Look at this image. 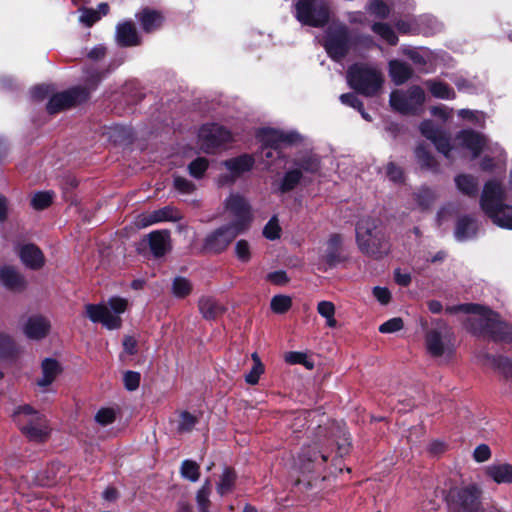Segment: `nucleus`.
<instances>
[{"mask_svg": "<svg viewBox=\"0 0 512 512\" xmlns=\"http://www.w3.org/2000/svg\"><path fill=\"white\" fill-rule=\"evenodd\" d=\"M420 131L447 158H454V152L459 148L467 149L473 158H476L487 144L484 135L472 130H463L457 134L451 145L446 133L430 120L420 124Z\"/></svg>", "mask_w": 512, "mask_h": 512, "instance_id": "1", "label": "nucleus"}, {"mask_svg": "<svg viewBox=\"0 0 512 512\" xmlns=\"http://www.w3.org/2000/svg\"><path fill=\"white\" fill-rule=\"evenodd\" d=\"M508 200H512V192H506L499 182L490 180L483 188L480 207L495 225L512 230V205L506 203Z\"/></svg>", "mask_w": 512, "mask_h": 512, "instance_id": "2", "label": "nucleus"}, {"mask_svg": "<svg viewBox=\"0 0 512 512\" xmlns=\"http://www.w3.org/2000/svg\"><path fill=\"white\" fill-rule=\"evenodd\" d=\"M461 310L468 313L467 327L474 333L489 335L495 340H509L508 326L498 319V315L486 307L466 304Z\"/></svg>", "mask_w": 512, "mask_h": 512, "instance_id": "3", "label": "nucleus"}, {"mask_svg": "<svg viewBox=\"0 0 512 512\" xmlns=\"http://www.w3.org/2000/svg\"><path fill=\"white\" fill-rule=\"evenodd\" d=\"M347 83L356 92L372 97L382 90L384 77L375 66L368 64H354L347 71Z\"/></svg>", "mask_w": 512, "mask_h": 512, "instance_id": "4", "label": "nucleus"}, {"mask_svg": "<svg viewBox=\"0 0 512 512\" xmlns=\"http://www.w3.org/2000/svg\"><path fill=\"white\" fill-rule=\"evenodd\" d=\"M356 241L362 252L376 257L386 254L389 249L378 221L369 217L363 218L357 223Z\"/></svg>", "mask_w": 512, "mask_h": 512, "instance_id": "5", "label": "nucleus"}, {"mask_svg": "<svg viewBox=\"0 0 512 512\" xmlns=\"http://www.w3.org/2000/svg\"><path fill=\"white\" fill-rule=\"evenodd\" d=\"M128 302L121 297H111L107 302L88 304L85 307L87 317L93 323H101L109 330L118 329L122 320L120 315L125 312Z\"/></svg>", "mask_w": 512, "mask_h": 512, "instance_id": "6", "label": "nucleus"}, {"mask_svg": "<svg viewBox=\"0 0 512 512\" xmlns=\"http://www.w3.org/2000/svg\"><path fill=\"white\" fill-rule=\"evenodd\" d=\"M327 459V455L319 452L316 447L303 449L294 466V473L297 474L296 484L312 486V482L318 479L319 472Z\"/></svg>", "mask_w": 512, "mask_h": 512, "instance_id": "7", "label": "nucleus"}, {"mask_svg": "<svg viewBox=\"0 0 512 512\" xmlns=\"http://www.w3.org/2000/svg\"><path fill=\"white\" fill-rule=\"evenodd\" d=\"M23 433L31 440L43 441L49 434L46 419L30 406L18 407L14 414Z\"/></svg>", "mask_w": 512, "mask_h": 512, "instance_id": "8", "label": "nucleus"}, {"mask_svg": "<svg viewBox=\"0 0 512 512\" xmlns=\"http://www.w3.org/2000/svg\"><path fill=\"white\" fill-rule=\"evenodd\" d=\"M295 17L303 25L322 27L329 20L330 9L326 0H299Z\"/></svg>", "mask_w": 512, "mask_h": 512, "instance_id": "9", "label": "nucleus"}, {"mask_svg": "<svg viewBox=\"0 0 512 512\" xmlns=\"http://www.w3.org/2000/svg\"><path fill=\"white\" fill-rule=\"evenodd\" d=\"M426 349L435 358L449 359L453 355V334L445 324L433 328L427 333Z\"/></svg>", "mask_w": 512, "mask_h": 512, "instance_id": "10", "label": "nucleus"}, {"mask_svg": "<svg viewBox=\"0 0 512 512\" xmlns=\"http://www.w3.org/2000/svg\"><path fill=\"white\" fill-rule=\"evenodd\" d=\"M258 140L262 143V153L265 158L279 156L278 151L282 146L296 142L299 135L294 132H283L273 128H263L257 133Z\"/></svg>", "mask_w": 512, "mask_h": 512, "instance_id": "11", "label": "nucleus"}, {"mask_svg": "<svg viewBox=\"0 0 512 512\" xmlns=\"http://www.w3.org/2000/svg\"><path fill=\"white\" fill-rule=\"evenodd\" d=\"M350 44L348 28L341 23H332L324 40V47L328 55L339 61L347 54Z\"/></svg>", "mask_w": 512, "mask_h": 512, "instance_id": "12", "label": "nucleus"}, {"mask_svg": "<svg viewBox=\"0 0 512 512\" xmlns=\"http://www.w3.org/2000/svg\"><path fill=\"white\" fill-rule=\"evenodd\" d=\"M425 101L424 90L412 86L407 91L395 90L390 95L391 107L403 114L416 113Z\"/></svg>", "mask_w": 512, "mask_h": 512, "instance_id": "13", "label": "nucleus"}, {"mask_svg": "<svg viewBox=\"0 0 512 512\" xmlns=\"http://www.w3.org/2000/svg\"><path fill=\"white\" fill-rule=\"evenodd\" d=\"M450 498L454 512H484L479 501L480 491L475 485L452 489Z\"/></svg>", "mask_w": 512, "mask_h": 512, "instance_id": "14", "label": "nucleus"}, {"mask_svg": "<svg viewBox=\"0 0 512 512\" xmlns=\"http://www.w3.org/2000/svg\"><path fill=\"white\" fill-rule=\"evenodd\" d=\"M226 210L234 218L231 225L245 232L252 221L251 207L247 200L238 194L230 195L226 200Z\"/></svg>", "mask_w": 512, "mask_h": 512, "instance_id": "15", "label": "nucleus"}, {"mask_svg": "<svg viewBox=\"0 0 512 512\" xmlns=\"http://www.w3.org/2000/svg\"><path fill=\"white\" fill-rule=\"evenodd\" d=\"M230 132L218 124L203 125L198 134L200 148L211 153L215 148L230 139Z\"/></svg>", "mask_w": 512, "mask_h": 512, "instance_id": "16", "label": "nucleus"}, {"mask_svg": "<svg viewBox=\"0 0 512 512\" xmlns=\"http://www.w3.org/2000/svg\"><path fill=\"white\" fill-rule=\"evenodd\" d=\"M88 94V90L82 87H75L68 91L54 94L47 104V111L50 114L58 113L84 101Z\"/></svg>", "mask_w": 512, "mask_h": 512, "instance_id": "17", "label": "nucleus"}, {"mask_svg": "<svg viewBox=\"0 0 512 512\" xmlns=\"http://www.w3.org/2000/svg\"><path fill=\"white\" fill-rule=\"evenodd\" d=\"M241 233L231 224L223 226L206 237L204 248L213 253L222 252Z\"/></svg>", "mask_w": 512, "mask_h": 512, "instance_id": "18", "label": "nucleus"}, {"mask_svg": "<svg viewBox=\"0 0 512 512\" xmlns=\"http://www.w3.org/2000/svg\"><path fill=\"white\" fill-rule=\"evenodd\" d=\"M343 239L338 234L331 235L320 250V260L329 267H334L343 261Z\"/></svg>", "mask_w": 512, "mask_h": 512, "instance_id": "19", "label": "nucleus"}, {"mask_svg": "<svg viewBox=\"0 0 512 512\" xmlns=\"http://www.w3.org/2000/svg\"><path fill=\"white\" fill-rule=\"evenodd\" d=\"M178 219H180L179 212L174 207L166 206L161 209L139 215L136 218L135 224L140 228H144L159 222L176 221Z\"/></svg>", "mask_w": 512, "mask_h": 512, "instance_id": "20", "label": "nucleus"}, {"mask_svg": "<svg viewBox=\"0 0 512 512\" xmlns=\"http://www.w3.org/2000/svg\"><path fill=\"white\" fill-rule=\"evenodd\" d=\"M253 164V157L247 154L224 161L223 165L230 172V178L222 177L221 183L224 184L228 181H234L237 177L249 171L253 167Z\"/></svg>", "mask_w": 512, "mask_h": 512, "instance_id": "21", "label": "nucleus"}, {"mask_svg": "<svg viewBox=\"0 0 512 512\" xmlns=\"http://www.w3.org/2000/svg\"><path fill=\"white\" fill-rule=\"evenodd\" d=\"M0 283L11 291H20L25 287L24 277L16 268L8 265L0 269Z\"/></svg>", "mask_w": 512, "mask_h": 512, "instance_id": "22", "label": "nucleus"}, {"mask_svg": "<svg viewBox=\"0 0 512 512\" xmlns=\"http://www.w3.org/2000/svg\"><path fill=\"white\" fill-rule=\"evenodd\" d=\"M19 256L24 265L31 269H38L44 264L41 250L33 244H26L20 248Z\"/></svg>", "mask_w": 512, "mask_h": 512, "instance_id": "23", "label": "nucleus"}, {"mask_svg": "<svg viewBox=\"0 0 512 512\" xmlns=\"http://www.w3.org/2000/svg\"><path fill=\"white\" fill-rule=\"evenodd\" d=\"M149 246L154 256L160 257L170 250V234L166 230L149 234Z\"/></svg>", "mask_w": 512, "mask_h": 512, "instance_id": "24", "label": "nucleus"}, {"mask_svg": "<svg viewBox=\"0 0 512 512\" xmlns=\"http://www.w3.org/2000/svg\"><path fill=\"white\" fill-rule=\"evenodd\" d=\"M116 38L118 43L122 46H135L140 43L136 28L130 21L118 24Z\"/></svg>", "mask_w": 512, "mask_h": 512, "instance_id": "25", "label": "nucleus"}, {"mask_svg": "<svg viewBox=\"0 0 512 512\" xmlns=\"http://www.w3.org/2000/svg\"><path fill=\"white\" fill-rule=\"evenodd\" d=\"M136 17L145 32H152L158 29L163 22V17L158 11L148 8L143 9Z\"/></svg>", "mask_w": 512, "mask_h": 512, "instance_id": "26", "label": "nucleus"}, {"mask_svg": "<svg viewBox=\"0 0 512 512\" xmlns=\"http://www.w3.org/2000/svg\"><path fill=\"white\" fill-rule=\"evenodd\" d=\"M49 322L43 317L30 318L24 328L25 334L31 339L43 338L49 331Z\"/></svg>", "mask_w": 512, "mask_h": 512, "instance_id": "27", "label": "nucleus"}, {"mask_svg": "<svg viewBox=\"0 0 512 512\" xmlns=\"http://www.w3.org/2000/svg\"><path fill=\"white\" fill-rule=\"evenodd\" d=\"M198 307L202 316L208 320L215 319L224 312V307L208 296L199 299Z\"/></svg>", "mask_w": 512, "mask_h": 512, "instance_id": "28", "label": "nucleus"}, {"mask_svg": "<svg viewBox=\"0 0 512 512\" xmlns=\"http://www.w3.org/2000/svg\"><path fill=\"white\" fill-rule=\"evenodd\" d=\"M487 475L496 483H512V465L507 463L493 464L487 467Z\"/></svg>", "mask_w": 512, "mask_h": 512, "instance_id": "29", "label": "nucleus"}, {"mask_svg": "<svg viewBox=\"0 0 512 512\" xmlns=\"http://www.w3.org/2000/svg\"><path fill=\"white\" fill-rule=\"evenodd\" d=\"M60 373V365L54 360L47 358L42 362V377L37 381L38 386H49Z\"/></svg>", "mask_w": 512, "mask_h": 512, "instance_id": "30", "label": "nucleus"}, {"mask_svg": "<svg viewBox=\"0 0 512 512\" xmlns=\"http://www.w3.org/2000/svg\"><path fill=\"white\" fill-rule=\"evenodd\" d=\"M389 73L392 81L396 85H400L412 76V69L403 62L392 60L389 63Z\"/></svg>", "mask_w": 512, "mask_h": 512, "instance_id": "31", "label": "nucleus"}, {"mask_svg": "<svg viewBox=\"0 0 512 512\" xmlns=\"http://www.w3.org/2000/svg\"><path fill=\"white\" fill-rule=\"evenodd\" d=\"M477 231L476 221L470 217H462L458 220L455 236L462 241L475 235Z\"/></svg>", "mask_w": 512, "mask_h": 512, "instance_id": "32", "label": "nucleus"}, {"mask_svg": "<svg viewBox=\"0 0 512 512\" xmlns=\"http://www.w3.org/2000/svg\"><path fill=\"white\" fill-rule=\"evenodd\" d=\"M425 85L436 98L449 100L454 99L456 96L454 90L441 81L428 80L425 82Z\"/></svg>", "mask_w": 512, "mask_h": 512, "instance_id": "33", "label": "nucleus"}, {"mask_svg": "<svg viewBox=\"0 0 512 512\" xmlns=\"http://www.w3.org/2000/svg\"><path fill=\"white\" fill-rule=\"evenodd\" d=\"M335 311V305L331 301H320L317 304V312L326 320V325L331 328L337 326Z\"/></svg>", "mask_w": 512, "mask_h": 512, "instance_id": "34", "label": "nucleus"}, {"mask_svg": "<svg viewBox=\"0 0 512 512\" xmlns=\"http://www.w3.org/2000/svg\"><path fill=\"white\" fill-rule=\"evenodd\" d=\"M457 188L466 195H475L478 191L476 179L469 175H459L455 179Z\"/></svg>", "mask_w": 512, "mask_h": 512, "instance_id": "35", "label": "nucleus"}, {"mask_svg": "<svg viewBox=\"0 0 512 512\" xmlns=\"http://www.w3.org/2000/svg\"><path fill=\"white\" fill-rule=\"evenodd\" d=\"M415 157L418 164L425 169H434L436 162L434 157L424 144H419L415 149Z\"/></svg>", "mask_w": 512, "mask_h": 512, "instance_id": "36", "label": "nucleus"}, {"mask_svg": "<svg viewBox=\"0 0 512 512\" xmlns=\"http://www.w3.org/2000/svg\"><path fill=\"white\" fill-rule=\"evenodd\" d=\"M302 178V172L299 169H291L287 171L280 184L281 192H288L293 190L300 182Z\"/></svg>", "mask_w": 512, "mask_h": 512, "instance_id": "37", "label": "nucleus"}, {"mask_svg": "<svg viewBox=\"0 0 512 512\" xmlns=\"http://www.w3.org/2000/svg\"><path fill=\"white\" fill-rule=\"evenodd\" d=\"M236 480L235 472L229 468H225L219 482L217 483V492L220 495H225L230 492Z\"/></svg>", "mask_w": 512, "mask_h": 512, "instance_id": "38", "label": "nucleus"}, {"mask_svg": "<svg viewBox=\"0 0 512 512\" xmlns=\"http://www.w3.org/2000/svg\"><path fill=\"white\" fill-rule=\"evenodd\" d=\"M211 486L209 480L205 481L204 485L198 490L196 494V503L198 512H210V496Z\"/></svg>", "mask_w": 512, "mask_h": 512, "instance_id": "39", "label": "nucleus"}, {"mask_svg": "<svg viewBox=\"0 0 512 512\" xmlns=\"http://www.w3.org/2000/svg\"><path fill=\"white\" fill-rule=\"evenodd\" d=\"M192 288V284L187 278L176 277L173 280L172 292L177 298H184L188 296L191 293Z\"/></svg>", "mask_w": 512, "mask_h": 512, "instance_id": "40", "label": "nucleus"}, {"mask_svg": "<svg viewBox=\"0 0 512 512\" xmlns=\"http://www.w3.org/2000/svg\"><path fill=\"white\" fill-rule=\"evenodd\" d=\"M372 30L390 45H395L398 42V37L387 24L376 23L372 26Z\"/></svg>", "mask_w": 512, "mask_h": 512, "instance_id": "41", "label": "nucleus"}, {"mask_svg": "<svg viewBox=\"0 0 512 512\" xmlns=\"http://www.w3.org/2000/svg\"><path fill=\"white\" fill-rule=\"evenodd\" d=\"M181 476L191 482L198 481L200 477L199 465L191 460H185L180 468Z\"/></svg>", "mask_w": 512, "mask_h": 512, "instance_id": "42", "label": "nucleus"}, {"mask_svg": "<svg viewBox=\"0 0 512 512\" xmlns=\"http://www.w3.org/2000/svg\"><path fill=\"white\" fill-rule=\"evenodd\" d=\"M54 198V193L50 191H40L35 193L31 198V205L36 210L47 208Z\"/></svg>", "mask_w": 512, "mask_h": 512, "instance_id": "43", "label": "nucleus"}, {"mask_svg": "<svg viewBox=\"0 0 512 512\" xmlns=\"http://www.w3.org/2000/svg\"><path fill=\"white\" fill-rule=\"evenodd\" d=\"M292 299L287 295H276L271 300V309L273 312L282 314L291 308Z\"/></svg>", "mask_w": 512, "mask_h": 512, "instance_id": "44", "label": "nucleus"}, {"mask_svg": "<svg viewBox=\"0 0 512 512\" xmlns=\"http://www.w3.org/2000/svg\"><path fill=\"white\" fill-rule=\"evenodd\" d=\"M209 166V162L207 159L199 157L195 160H193L189 166L188 170L192 177L196 179H200L203 177L204 173L206 172L207 168Z\"/></svg>", "mask_w": 512, "mask_h": 512, "instance_id": "45", "label": "nucleus"}, {"mask_svg": "<svg viewBox=\"0 0 512 512\" xmlns=\"http://www.w3.org/2000/svg\"><path fill=\"white\" fill-rule=\"evenodd\" d=\"M367 9L372 15L379 18L387 17L390 12L388 4L383 0H369Z\"/></svg>", "mask_w": 512, "mask_h": 512, "instance_id": "46", "label": "nucleus"}, {"mask_svg": "<svg viewBox=\"0 0 512 512\" xmlns=\"http://www.w3.org/2000/svg\"><path fill=\"white\" fill-rule=\"evenodd\" d=\"M285 361L289 364H302L307 369L312 370L314 363L307 358V355L302 352H288L285 355Z\"/></svg>", "mask_w": 512, "mask_h": 512, "instance_id": "47", "label": "nucleus"}, {"mask_svg": "<svg viewBox=\"0 0 512 512\" xmlns=\"http://www.w3.org/2000/svg\"><path fill=\"white\" fill-rule=\"evenodd\" d=\"M197 422V419L194 415L189 412H181L179 415L177 430L180 433L189 432L193 429Z\"/></svg>", "mask_w": 512, "mask_h": 512, "instance_id": "48", "label": "nucleus"}, {"mask_svg": "<svg viewBox=\"0 0 512 512\" xmlns=\"http://www.w3.org/2000/svg\"><path fill=\"white\" fill-rule=\"evenodd\" d=\"M301 172L316 173L319 170L320 164L319 159L316 156H308L298 162H296Z\"/></svg>", "mask_w": 512, "mask_h": 512, "instance_id": "49", "label": "nucleus"}, {"mask_svg": "<svg viewBox=\"0 0 512 512\" xmlns=\"http://www.w3.org/2000/svg\"><path fill=\"white\" fill-rule=\"evenodd\" d=\"M235 254L239 261L247 263L251 259V247L248 241L239 240L235 245Z\"/></svg>", "mask_w": 512, "mask_h": 512, "instance_id": "50", "label": "nucleus"}, {"mask_svg": "<svg viewBox=\"0 0 512 512\" xmlns=\"http://www.w3.org/2000/svg\"><path fill=\"white\" fill-rule=\"evenodd\" d=\"M173 184H174V188L179 193H182V194H191L196 189L193 182H191L190 180H188L184 177H181V176H175Z\"/></svg>", "mask_w": 512, "mask_h": 512, "instance_id": "51", "label": "nucleus"}, {"mask_svg": "<svg viewBox=\"0 0 512 512\" xmlns=\"http://www.w3.org/2000/svg\"><path fill=\"white\" fill-rule=\"evenodd\" d=\"M458 116L479 125H482L485 121V116L482 112L469 109L459 110Z\"/></svg>", "mask_w": 512, "mask_h": 512, "instance_id": "52", "label": "nucleus"}, {"mask_svg": "<svg viewBox=\"0 0 512 512\" xmlns=\"http://www.w3.org/2000/svg\"><path fill=\"white\" fill-rule=\"evenodd\" d=\"M280 231L278 220L273 217L264 227L263 234L267 239L275 240L280 237Z\"/></svg>", "mask_w": 512, "mask_h": 512, "instance_id": "53", "label": "nucleus"}, {"mask_svg": "<svg viewBox=\"0 0 512 512\" xmlns=\"http://www.w3.org/2000/svg\"><path fill=\"white\" fill-rule=\"evenodd\" d=\"M434 198L435 193L429 188H422L416 195V200L422 208H427Z\"/></svg>", "mask_w": 512, "mask_h": 512, "instance_id": "54", "label": "nucleus"}, {"mask_svg": "<svg viewBox=\"0 0 512 512\" xmlns=\"http://www.w3.org/2000/svg\"><path fill=\"white\" fill-rule=\"evenodd\" d=\"M403 328V320L399 317L392 318L386 322H384L380 327L379 331L381 333H394Z\"/></svg>", "mask_w": 512, "mask_h": 512, "instance_id": "55", "label": "nucleus"}, {"mask_svg": "<svg viewBox=\"0 0 512 512\" xmlns=\"http://www.w3.org/2000/svg\"><path fill=\"white\" fill-rule=\"evenodd\" d=\"M140 374L134 371H127L124 374V385L129 391H134L139 387Z\"/></svg>", "mask_w": 512, "mask_h": 512, "instance_id": "56", "label": "nucleus"}, {"mask_svg": "<svg viewBox=\"0 0 512 512\" xmlns=\"http://www.w3.org/2000/svg\"><path fill=\"white\" fill-rule=\"evenodd\" d=\"M95 420L101 425L111 424L115 420V412L110 408L100 409L95 415Z\"/></svg>", "mask_w": 512, "mask_h": 512, "instance_id": "57", "label": "nucleus"}, {"mask_svg": "<svg viewBox=\"0 0 512 512\" xmlns=\"http://www.w3.org/2000/svg\"><path fill=\"white\" fill-rule=\"evenodd\" d=\"M100 19L98 11L93 9H82L80 15V22L86 26H91Z\"/></svg>", "mask_w": 512, "mask_h": 512, "instance_id": "58", "label": "nucleus"}, {"mask_svg": "<svg viewBox=\"0 0 512 512\" xmlns=\"http://www.w3.org/2000/svg\"><path fill=\"white\" fill-rule=\"evenodd\" d=\"M387 177L393 182H401L403 179L402 169L396 166L394 163H388L386 168Z\"/></svg>", "mask_w": 512, "mask_h": 512, "instance_id": "59", "label": "nucleus"}, {"mask_svg": "<svg viewBox=\"0 0 512 512\" xmlns=\"http://www.w3.org/2000/svg\"><path fill=\"white\" fill-rule=\"evenodd\" d=\"M340 101L342 104L350 106L352 108L357 109L358 111H361L362 108V102L359 100V98L353 94V93H345L340 96Z\"/></svg>", "mask_w": 512, "mask_h": 512, "instance_id": "60", "label": "nucleus"}, {"mask_svg": "<svg viewBox=\"0 0 512 512\" xmlns=\"http://www.w3.org/2000/svg\"><path fill=\"white\" fill-rule=\"evenodd\" d=\"M264 372V365H253L252 369L245 376V381L250 385H255L258 383L260 376Z\"/></svg>", "mask_w": 512, "mask_h": 512, "instance_id": "61", "label": "nucleus"}, {"mask_svg": "<svg viewBox=\"0 0 512 512\" xmlns=\"http://www.w3.org/2000/svg\"><path fill=\"white\" fill-rule=\"evenodd\" d=\"M12 341L8 336L0 335V359L8 356L12 351Z\"/></svg>", "mask_w": 512, "mask_h": 512, "instance_id": "62", "label": "nucleus"}, {"mask_svg": "<svg viewBox=\"0 0 512 512\" xmlns=\"http://www.w3.org/2000/svg\"><path fill=\"white\" fill-rule=\"evenodd\" d=\"M490 454H491L490 448L487 445L482 444V445H479L478 447H476L473 455H474V459L477 462H484L489 459Z\"/></svg>", "mask_w": 512, "mask_h": 512, "instance_id": "63", "label": "nucleus"}, {"mask_svg": "<svg viewBox=\"0 0 512 512\" xmlns=\"http://www.w3.org/2000/svg\"><path fill=\"white\" fill-rule=\"evenodd\" d=\"M373 295L381 304H387L391 298L390 291L385 287H375Z\"/></svg>", "mask_w": 512, "mask_h": 512, "instance_id": "64", "label": "nucleus"}]
</instances>
